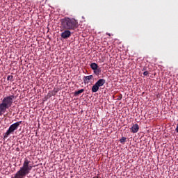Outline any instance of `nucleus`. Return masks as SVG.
I'll return each mask as SVG.
<instances>
[{"instance_id": "obj_1", "label": "nucleus", "mask_w": 178, "mask_h": 178, "mask_svg": "<svg viewBox=\"0 0 178 178\" xmlns=\"http://www.w3.org/2000/svg\"><path fill=\"white\" fill-rule=\"evenodd\" d=\"M33 170V165L29 159L25 158L24 160L23 165L19 170L14 175L12 178H25L27 175Z\"/></svg>"}, {"instance_id": "obj_2", "label": "nucleus", "mask_w": 178, "mask_h": 178, "mask_svg": "<svg viewBox=\"0 0 178 178\" xmlns=\"http://www.w3.org/2000/svg\"><path fill=\"white\" fill-rule=\"evenodd\" d=\"M63 30H76L79 27V22L74 18L65 17L60 20Z\"/></svg>"}, {"instance_id": "obj_3", "label": "nucleus", "mask_w": 178, "mask_h": 178, "mask_svg": "<svg viewBox=\"0 0 178 178\" xmlns=\"http://www.w3.org/2000/svg\"><path fill=\"white\" fill-rule=\"evenodd\" d=\"M13 99H15V95L8 96L3 99L0 104V116H2L6 112V109H9L12 106Z\"/></svg>"}, {"instance_id": "obj_4", "label": "nucleus", "mask_w": 178, "mask_h": 178, "mask_svg": "<svg viewBox=\"0 0 178 178\" xmlns=\"http://www.w3.org/2000/svg\"><path fill=\"white\" fill-rule=\"evenodd\" d=\"M20 124H22V121H19L14 124H12L9 127L7 131L4 134L3 138H8V136H10V134H13L15 130H17V129H19V127H20Z\"/></svg>"}, {"instance_id": "obj_5", "label": "nucleus", "mask_w": 178, "mask_h": 178, "mask_svg": "<svg viewBox=\"0 0 178 178\" xmlns=\"http://www.w3.org/2000/svg\"><path fill=\"white\" fill-rule=\"evenodd\" d=\"M65 31L61 33L60 37L64 40H67L70 37L72 36V32L70 29H64Z\"/></svg>"}, {"instance_id": "obj_6", "label": "nucleus", "mask_w": 178, "mask_h": 178, "mask_svg": "<svg viewBox=\"0 0 178 178\" xmlns=\"http://www.w3.org/2000/svg\"><path fill=\"white\" fill-rule=\"evenodd\" d=\"M94 76L92 75H89L83 77V83L85 84H88L90 83V80H92Z\"/></svg>"}, {"instance_id": "obj_7", "label": "nucleus", "mask_w": 178, "mask_h": 178, "mask_svg": "<svg viewBox=\"0 0 178 178\" xmlns=\"http://www.w3.org/2000/svg\"><path fill=\"white\" fill-rule=\"evenodd\" d=\"M131 133H138V130H140V127H138V124H135L131 128Z\"/></svg>"}, {"instance_id": "obj_8", "label": "nucleus", "mask_w": 178, "mask_h": 178, "mask_svg": "<svg viewBox=\"0 0 178 178\" xmlns=\"http://www.w3.org/2000/svg\"><path fill=\"white\" fill-rule=\"evenodd\" d=\"M106 81L104 79H99L97 82H96V85L99 87H102V86H104V84H105Z\"/></svg>"}, {"instance_id": "obj_9", "label": "nucleus", "mask_w": 178, "mask_h": 178, "mask_svg": "<svg viewBox=\"0 0 178 178\" xmlns=\"http://www.w3.org/2000/svg\"><path fill=\"white\" fill-rule=\"evenodd\" d=\"M90 67L92 70H97V69H98V64L95 63H92L90 64Z\"/></svg>"}, {"instance_id": "obj_10", "label": "nucleus", "mask_w": 178, "mask_h": 178, "mask_svg": "<svg viewBox=\"0 0 178 178\" xmlns=\"http://www.w3.org/2000/svg\"><path fill=\"white\" fill-rule=\"evenodd\" d=\"M99 90V86H97V83L92 87V92H97Z\"/></svg>"}, {"instance_id": "obj_11", "label": "nucleus", "mask_w": 178, "mask_h": 178, "mask_svg": "<svg viewBox=\"0 0 178 178\" xmlns=\"http://www.w3.org/2000/svg\"><path fill=\"white\" fill-rule=\"evenodd\" d=\"M82 92H84V89H81L78 91H75L74 92V97H79V95H80V94H82Z\"/></svg>"}, {"instance_id": "obj_12", "label": "nucleus", "mask_w": 178, "mask_h": 178, "mask_svg": "<svg viewBox=\"0 0 178 178\" xmlns=\"http://www.w3.org/2000/svg\"><path fill=\"white\" fill-rule=\"evenodd\" d=\"M93 70L96 76H99V73H101V68H97L96 70Z\"/></svg>"}, {"instance_id": "obj_13", "label": "nucleus", "mask_w": 178, "mask_h": 178, "mask_svg": "<svg viewBox=\"0 0 178 178\" xmlns=\"http://www.w3.org/2000/svg\"><path fill=\"white\" fill-rule=\"evenodd\" d=\"M126 140H127L126 137H122V138L120 140V141L121 144H124V143H126Z\"/></svg>"}, {"instance_id": "obj_14", "label": "nucleus", "mask_w": 178, "mask_h": 178, "mask_svg": "<svg viewBox=\"0 0 178 178\" xmlns=\"http://www.w3.org/2000/svg\"><path fill=\"white\" fill-rule=\"evenodd\" d=\"M8 81H12L13 80V75H8L7 77Z\"/></svg>"}, {"instance_id": "obj_15", "label": "nucleus", "mask_w": 178, "mask_h": 178, "mask_svg": "<svg viewBox=\"0 0 178 178\" xmlns=\"http://www.w3.org/2000/svg\"><path fill=\"white\" fill-rule=\"evenodd\" d=\"M149 74V72H148V71H145L144 72H143V75L144 76H148Z\"/></svg>"}, {"instance_id": "obj_16", "label": "nucleus", "mask_w": 178, "mask_h": 178, "mask_svg": "<svg viewBox=\"0 0 178 178\" xmlns=\"http://www.w3.org/2000/svg\"><path fill=\"white\" fill-rule=\"evenodd\" d=\"M54 93H53V95H55V94H56V92H58V90L54 88Z\"/></svg>"}, {"instance_id": "obj_17", "label": "nucleus", "mask_w": 178, "mask_h": 178, "mask_svg": "<svg viewBox=\"0 0 178 178\" xmlns=\"http://www.w3.org/2000/svg\"><path fill=\"white\" fill-rule=\"evenodd\" d=\"M122 95H120L119 96V97H118V99H122Z\"/></svg>"}, {"instance_id": "obj_18", "label": "nucleus", "mask_w": 178, "mask_h": 178, "mask_svg": "<svg viewBox=\"0 0 178 178\" xmlns=\"http://www.w3.org/2000/svg\"><path fill=\"white\" fill-rule=\"evenodd\" d=\"M142 70H143V71H144V70H145V71L147 70V67H143V69Z\"/></svg>"}, {"instance_id": "obj_19", "label": "nucleus", "mask_w": 178, "mask_h": 178, "mask_svg": "<svg viewBox=\"0 0 178 178\" xmlns=\"http://www.w3.org/2000/svg\"><path fill=\"white\" fill-rule=\"evenodd\" d=\"M107 35H108L109 37H111V33H106Z\"/></svg>"}, {"instance_id": "obj_20", "label": "nucleus", "mask_w": 178, "mask_h": 178, "mask_svg": "<svg viewBox=\"0 0 178 178\" xmlns=\"http://www.w3.org/2000/svg\"><path fill=\"white\" fill-rule=\"evenodd\" d=\"M95 178H98V177H95Z\"/></svg>"}]
</instances>
